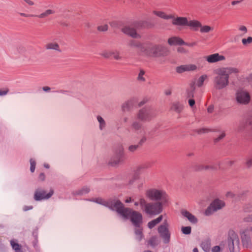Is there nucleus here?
Wrapping results in <instances>:
<instances>
[{"instance_id": "obj_56", "label": "nucleus", "mask_w": 252, "mask_h": 252, "mask_svg": "<svg viewBox=\"0 0 252 252\" xmlns=\"http://www.w3.org/2000/svg\"><path fill=\"white\" fill-rule=\"evenodd\" d=\"M32 206H24L23 208V210L24 211H27L28 210H32Z\"/></svg>"}, {"instance_id": "obj_10", "label": "nucleus", "mask_w": 252, "mask_h": 252, "mask_svg": "<svg viewBox=\"0 0 252 252\" xmlns=\"http://www.w3.org/2000/svg\"><path fill=\"white\" fill-rule=\"evenodd\" d=\"M230 241L229 243V249L231 251H237L239 246V239L237 234L233 231L229 233Z\"/></svg>"}, {"instance_id": "obj_18", "label": "nucleus", "mask_w": 252, "mask_h": 252, "mask_svg": "<svg viewBox=\"0 0 252 252\" xmlns=\"http://www.w3.org/2000/svg\"><path fill=\"white\" fill-rule=\"evenodd\" d=\"M45 47L46 50H52L58 52H62L59 44L55 41L48 42L45 45Z\"/></svg>"}, {"instance_id": "obj_7", "label": "nucleus", "mask_w": 252, "mask_h": 252, "mask_svg": "<svg viewBox=\"0 0 252 252\" xmlns=\"http://www.w3.org/2000/svg\"><path fill=\"white\" fill-rule=\"evenodd\" d=\"M225 205V203L223 200L216 199L211 203L209 206L205 210L204 214L207 216H210L214 212L223 208Z\"/></svg>"}, {"instance_id": "obj_26", "label": "nucleus", "mask_w": 252, "mask_h": 252, "mask_svg": "<svg viewBox=\"0 0 252 252\" xmlns=\"http://www.w3.org/2000/svg\"><path fill=\"white\" fill-rule=\"evenodd\" d=\"M96 119L99 124V129L100 130H104L106 126V123L105 120L101 116L99 115L97 116Z\"/></svg>"}, {"instance_id": "obj_2", "label": "nucleus", "mask_w": 252, "mask_h": 252, "mask_svg": "<svg viewBox=\"0 0 252 252\" xmlns=\"http://www.w3.org/2000/svg\"><path fill=\"white\" fill-rule=\"evenodd\" d=\"M116 211L123 219H130L135 226H139L142 222V215L141 213L132 209L125 208L123 203L117 201L115 204Z\"/></svg>"}, {"instance_id": "obj_35", "label": "nucleus", "mask_w": 252, "mask_h": 252, "mask_svg": "<svg viewBox=\"0 0 252 252\" xmlns=\"http://www.w3.org/2000/svg\"><path fill=\"white\" fill-rule=\"evenodd\" d=\"M159 243L158 239L157 236L152 237L149 241L148 243L152 246H155Z\"/></svg>"}, {"instance_id": "obj_34", "label": "nucleus", "mask_w": 252, "mask_h": 252, "mask_svg": "<svg viewBox=\"0 0 252 252\" xmlns=\"http://www.w3.org/2000/svg\"><path fill=\"white\" fill-rule=\"evenodd\" d=\"M195 90V87L194 86V83L191 84L190 90H188L187 92V97L189 98L194 97V93Z\"/></svg>"}, {"instance_id": "obj_21", "label": "nucleus", "mask_w": 252, "mask_h": 252, "mask_svg": "<svg viewBox=\"0 0 252 252\" xmlns=\"http://www.w3.org/2000/svg\"><path fill=\"white\" fill-rule=\"evenodd\" d=\"M182 214L183 216L188 219V220L192 223H196L198 221L197 219L192 214L187 211H183Z\"/></svg>"}, {"instance_id": "obj_63", "label": "nucleus", "mask_w": 252, "mask_h": 252, "mask_svg": "<svg viewBox=\"0 0 252 252\" xmlns=\"http://www.w3.org/2000/svg\"><path fill=\"white\" fill-rule=\"evenodd\" d=\"M241 1H233L232 2H231V4L233 5H234L236 4H238Z\"/></svg>"}, {"instance_id": "obj_57", "label": "nucleus", "mask_w": 252, "mask_h": 252, "mask_svg": "<svg viewBox=\"0 0 252 252\" xmlns=\"http://www.w3.org/2000/svg\"><path fill=\"white\" fill-rule=\"evenodd\" d=\"M189 103L190 107H193L195 104V101L193 99H189Z\"/></svg>"}, {"instance_id": "obj_44", "label": "nucleus", "mask_w": 252, "mask_h": 252, "mask_svg": "<svg viewBox=\"0 0 252 252\" xmlns=\"http://www.w3.org/2000/svg\"><path fill=\"white\" fill-rule=\"evenodd\" d=\"M30 170L32 172H33L35 170V165H36V162L35 160L33 159H30Z\"/></svg>"}, {"instance_id": "obj_48", "label": "nucleus", "mask_w": 252, "mask_h": 252, "mask_svg": "<svg viewBox=\"0 0 252 252\" xmlns=\"http://www.w3.org/2000/svg\"><path fill=\"white\" fill-rule=\"evenodd\" d=\"M225 136V133L224 131H222L221 132V133L220 134V135L216 137L215 139V141L216 142H219V141H220L221 139H222L223 138H224Z\"/></svg>"}, {"instance_id": "obj_41", "label": "nucleus", "mask_w": 252, "mask_h": 252, "mask_svg": "<svg viewBox=\"0 0 252 252\" xmlns=\"http://www.w3.org/2000/svg\"><path fill=\"white\" fill-rule=\"evenodd\" d=\"M97 29L100 32H106L108 29V26L107 24L101 25L98 26Z\"/></svg>"}, {"instance_id": "obj_64", "label": "nucleus", "mask_w": 252, "mask_h": 252, "mask_svg": "<svg viewBox=\"0 0 252 252\" xmlns=\"http://www.w3.org/2000/svg\"><path fill=\"white\" fill-rule=\"evenodd\" d=\"M198 204L201 206H203V200H200L198 201Z\"/></svg>"}, {"instance_id": "obj_17", "label": "nucleus", "mask_w": 252, "mask_h": 252, "mask_svg": "<svg viewBox=\"0 0 252 252\" xmlns=\"http://www.w3.org/2000/svg\"><path fill=\"white\" fill-rule=\"evenodd\" d=\"M172 19V24L174 25L180 26H185L188 25V20L186 17H173Z\"/></svg>"}, {"instance_id": "obj_31", "label": "nucleus", "mask_w": 252, "mask_h": 252, "mask_svg": "<svg viewBox=\"0 0 252 252\" xmlns=\"http://www.w3.org/2000/svg\"><path fill=\"white\" fill-rule=\"evenodd\" d=\"M131 104L132 102L131 100L125 101L121 107L122 111L124 112L128 111L131 106Z\"/></svg>"}, {"instance_id": "obj_50", "label": "nucleus", "mask_w": 252, "mask_h": 252, "mask_svg": "<svg viewBox=\"0 0 252 252\" xmlns=\"http://www.w3.org/2000/svg\"><path fill=\"white\" fill-rule=\"evenodd\" d=\"M137 148H138L137 145H130L128 147V150L129 151L133 152L135 151V150H136Z\"/></svg>"}, {"instance_id": "obj_28", "label": "nucleus", "mask_w": 252, "mask_h": 252, "mask_svg": "<svg viewBox=\"0 0 252 252\" xmlns=\"http://www.w3.org/2000/svg\"><path fill=\"white\" fill-rule=\"evenodd\" d=\"M214 30V28L208 25H202L201 24L200 32L202 33H209Z\"/></svg>"}, {"instance_id": "obj_55", "label": "nucleus", "mask_w": 252, "mask_h": 252, "mask_svg": "<svg viewBox=\"0 0 252 252\" xmlns=\"http://www.w3.org/2000/svg\"><path fill=\"white\" fill-rule=\"evenodd\" d=\"M28 5L32 6L34 5V2L32 0H23Z\"/></svg>"}, {"instance_id": "obj_16", "label": "nucleus", "mask_w": 252, "mask_h": 252, "mask_svg": "<svg viewBox=\"0 0 252 252\" xmlns=\"http://www.w3.org/2000/svg\"><path fill=\"white\" fill-rule=\"evenodd\" d=\"M168 43L171 46L187 45L181 38L177 36H174L169 38L168 39Z\"/></svg>"}, {"instance_id": "obj_61", "label": "nucleus", "mask_w": 252, "mask_h": 252, "mask_svg": "<svg viewBox=\"0 0 252 252\" xmlns=\"http://www.w3.org/2000/svg\"><path fill=\"white\" fill-rule=\"evenodd\" d=\"M243 230H248V234H249L250 232H252V225L250 226L249 228L247 229H243Z\"/></svg>"}, {"instance_id": "obj_9", "label": "nucleus", "mask_w": 252, "mask_h": 252, "mask_svg": "<svg viewBox=\"0 0 252 252\" xmlns=\"http://www.w3.org/2000/svg\"><path fill=\"white\" fill-rule=\"evenodd\" d=\"M169 224L166 221L160 225L158 229V233L163 240L164 244H168L170 241V232L168 229Z\"/></svg>"}, {"instance_id": "obj_60", "label": "nucleus", "mask_w": 252, "mask_h": 252, "mask_svg": "<svg viewBox=\"0 0 252 252\" xmlns=\"http://www.w3.org/2000/svg\"><path fill=\"white\" fill-rule=\"evenodd\" d=\"M131 201H132V199L130 197H127L125 200V202L126 203H129V202H131Z\"/></svg>"}, {"instance_id": "obj_14", "label": "nucleus", "mask_w": 252, "mask_h": 252, "mask_svg": "<svg viewBox=\"0 0 252 252\" xmlns=\"http://www.w3.org/2000/svg\"><path fill=\"white\" fill-rule=\"evenodd\" d=\"M248 230L242 229L240 232L243 245L246 248H249L252 245L251 237L248 234Z\"/></svg>"}, {"instance_id": "obj_4", "label": "nucleus", "mask_w": 252, "mask_h": 252, "mask_svg": "<svg viewBox=\"0 0 252 252\" xmlns=\"http://www.w3.org/2000/svg\"><path fill=\"white\" fill-rule=\"evenodd\" d=\"M141 209L149 215L155 216L160 214L163 210L162 202L148 203L143 198L139 199Z\"/></svg>"}, {"instance_id": "obj_15", "label": "nucleus", "mask_w": 252, "mask_h": 252, "mask_svg": "<svg viewBox=\"0 0 252 252\" xmlns=\"http://www.w3.org/2000/svg\"><path fill=\"white\" fill-rule=\"evenodd\" d=\"M152 111L150 110L142 109L139 111L137 117L142 121H149L152 116Z\"/></svg>"}, {"instance_id": "obj_12", "label": "nucleus", "mask_w": 252, "mask_h": 252, "mask_svg": "<svg viewBox=\"0 0 252 252\" xmlns=\"http://www.w3.org/2000/svg\"><path fill=\"white\" fill-rule=\"evenodd\" d=\"M121 31L132 38H139L140 35L137 33L136 29L130 26H125L121 29Z\"/></svg>"}, {"instance_id": "obj_62", "label": "nucleus", "mask_w": 252, "mask_h": 252, "mask_svg": "<svg viewBox=\"0 0 252 252\" xmlns=\"http://www.w3.org/2000/svg\"><path fill=\"white\" fill-rule=\"evenodd\" d=\"M122 121L124 123H126L128 121V118L126 117H124L122 118Z\"/></svg>"}, {"instance_id": "obj_32", "label": "nucleus", "mask_w": 252, "mask_h": 252, "mask_svg": "<svg viewBox=\"0 0 252 252\" xmlns=\"http://www.w3.org/2000/svg\"><path fill=\"white\" fill-rule=\"evenodd\" d=\"M122 162V159L119 157H116L111 158L109 162V164L113 166L118 165L119 163Z\"/></svg>"}, {"instance_id": "obj_11", "label": "nucleus", "mask_w": 252, "mask_h": 252, "mask_svg": "<svg viewBox=\"0 0 252 252\" xmlns=\"http://www.w3.org/2000/svg\"><path fill=\"white\" fill-rule=\"evenodd\" d=\"M204 59L209 63L223 62L226 60V58L224 56L218 53L206 56L204 57Z\"/></svg>"}, {"instance_id": "obj_53", "label": "nucleus", "mask_w": 252, "mask_h": 252, "mask_svg": "<svg viewBox=\"0 0 252 252\" xmlns=\"http://www.w3.org/2000/svg\"><path fill=\"white\" fill-rule=\"evenodd\" d=\"M209 131H210V130L207 128H202L199 130L198 133H200V134L208 132Z\"/></svg>"}, {"instance_id": "obj_39", "label": "nucleus", "mask_w": 252, "mask_h": 252, "mask_svg": "<svg viewBox=\"0 0 252 252\" xmlns=\"http://www.w3.org/2000/svg\"><path fill=\"white\" fill-rule=\"evenodd\" d=\"M111 53L112 56H113L115 60H120L122 58L120 56V53L118 51L115 50H111Z\"/></svg>"}, {"instance_id": "obj_3", "label": "nucleus", "mask_w": 252, "mask_h": 252, "mask_svg": "<svg viewBox=\"0 0 252 252\" xmlns=\"http://www.w3.org/2000/svg\"><path fill=\"white\" fill-rule=\"evenodd\" d=\"M140 52L146 57H158L167 56L169 51L161 45L147 42L140 47Z\"/></svg>"}, {"instance_id": "obj_19", "label": "nucleus", "mask_w": 252, "mask_h": 252, "mask_svg": "<svg viewBox=\"0 0 252 252\" xmlns=\"http://www.w3.org/2000/svg\"><path fill=\"white\" fill-rule=\"evenodd\" d=\"M201 23L197 20H188V26H189L191 30L195 31H198V29L201 27Z\"/></svg>"}, {"instance_id": "obj_24", "label": "nucleus", "mask_w": 252, "mask_h": 252, "mask_svg": "<svg viewBox=\"0 0 252 252\" xmlns=\"http://www.w3.org/2000/svg\"><path fill=\"white\" fill-rule=\"evenodd\" d=\"M90 191V188L88 186H84L82 188L75 190L73 194L75 195H83L88 193Z\"/></svg>"}, {"instance_id": "obj_40", "label": "nucleus", "mask_w": 252, "mask_h": 252, "mask_svg": "<svg viewBox=\"0 0 252 252\" xmlns=\"http://www.w3.org/2000/svg\"><path fill=\"white\" fill-rule=\"evenodd\" d=\"M224 249V245L220 244L219 246H216L212 248V252H221Z\"/></svg>"}, {"instance_id": "obj_33", "label": "nucleus", "mask_w": 252, "mask_h": 252, "mask_svg": "<svg viewBox=\"0 0 252 252\" xmlns=\"http://www.w3.org/2000/svg\"><path fill=\"white\" fill-rule=\"evenodd\" d=\"M100 55L105 59L112 57L111 50H104L101 52Z\"/></svg>"}, {"instance_id": "obj_6", "label": "nucleus", "mask_w": 252, "mask_h": 252, "mask_svg": "<svg viewBox=\"0 0 252 252\" xmlns=\"http://www.w3.org/2000/svg\"><path fill=\"white\" fill-rule=\"evenodd\" d=\"M235 97L237 103L241 105H247L251 101L249 92L242 88H240L236 91Z\"/></svg>"}, {"instance_id": "obj_54", "label": "nucleus", "mask_w": 252, "mask_h": 252, "mask_svg": "<svg viewBox=\"0 0 252 252\" xmlns=\"http://www.w3.org/2000/svg\"><path fill=\"white\" fill-rule=\"evenodd\" d=\"M226 196L229 198H233L234 197V194L231 191H228L226 193Z\"/></svg>"}, {"instance_id": "obj_42", "label": "nucleus", "mask_w": 252, "mask_h": 252, "mask_svg": "<svg viewBox=\"0 0 252 252\" xmlns=\"http://www.w3.org/2000/svg\"><path fill=\"white\" fill-rule=\"evenodd\" d=\"M188 71H191L196 70L197 66L194 64H187Z\"/></svg>"}, {"instance_id": "obj_30", "label": "nucleus", "mask_w": 252, "mask_h": 252, "mask_svg": "<svg viewBox=\"0 0 252 252\" xmlns=\"http://www.w3.org/2000/svg\"><path fill=\"white\" fill-rule=\"evenodd\" d=\"M135 239L137 241H140L143 237L142 229L139 227L137 228L135 230Z\"/></svg>"}, {"instance_id": "obj_29", "label": "nucleus", "mask_w": 252, "mask_h": 252, "mask_svg": "<svg viewBox=\"0 0 252 252\" xmlns=\"http://www.w3.org/2000/svg\"><path fill=\"white\" fill-rule=\"evenodd\" d=\"M55 11L53 9H47L44 11L43 12L39 14L38 17L39 18L42 19L45 18L49 15L54 14Z\"/></svg>"}, {"instance_id": "obj_43", "label": "nucleus", "mask_w": 252, "mask_h": 252, "mask_svg": "<svg viewBox=\"0 0 252 252\" xmlns=\"http://www.w3.org/2000/svg\"><path fill=\"white\" fill-rule=\"evenodd\" d=\"M182 232L185 234H189L191 233L190 226H183L182 227Z\"/></svg>"}, {"instance_id": "obj_45", "label": "nucleus", "mask_w": 252, "mask_h": 252, "mask_svg": "<svg viewBox=\"0 0 252 252\" xmlns=\"http://www.w3.org/2000/svg\"><path fill=\"white\" fill-rule=\"evenodd\" d=\"M129 45L131 47L139 48V49H140V47L142 46V45H141L140 43H139L134 40H131L129 43Z\"/></svg>"}, {"instance_id": "obj_47", "label": "nucleus", "mask_w": 252, "mask_h": 252, "mask_svg": "<svg viewBox=\"0 0 252 252\" xmlns=\"http://www.w3.org/2000/svg\"><path fill=\"white\" fill-rule=\"evenodd\" d=\"M132 127L135 130H138L141 127V125L138 122H134L132 125Z\"/></svg>"}, {"instance_id": "obj_20", "label": "nucleus", "mask_w": 252, "mask_h": 252, "mask_svg": "<svg viewBox=\"0 0 252 252\" xmlns=\"http://www.w3.org/2000/svg\"><path fill=\"white\" fill-rule=\"evenodd\" d=\"M154 14L165 20H169L173 18V16L171 14H167L165 12L160 10H154Z\"/></svg>"}, {"instance_id": "obj_51", "label": "nucleus", "mask_w": 252, "mask_h": 252, "mask_svg": "<svg viewBox=\"0 0 252 252\" xmlns=\"http://www.w3.org/2000/svg\"><path fill=\"white\" fill-rule=\"evenodd\" d=\"M246 164L248 167L252 166V157L247 159Z\"/></svg>"}, {"instance_id": "obj_38", "label": "nucleus", "mask_w": 252, "mask_h": 252, "mask_svg": "<svg viewBox=\"0 0 252 252\" xmlns=\"http://www.w3.org/2000/svg\"><path fill=\"white\" fill-rule=\"evenodd\" d=\"M11 245L12 248L16 251V252H19L20 250V245L15 240H11L10 241Z\"/></svg>"}, {"instance_id": "obj_46", "label": "nucleus", "mask_w": 252, "mask_h": 252, "mask_svg": "<svg viewBox=\"0 0 252 252\" xmlns=\"http://www.w3.org/2000/svg\"><path fill=\"white\" fill-rule=\"evenodd\" d=\"M242 42L244 45H247L252 43V37H249L247 39L243 38L242 40Z\"/></svg>"}, {"instance_id": "obj_13", "label": "nucleus", "mask_w": 252, "mask_h": 252, "mask_svg": "<svg viewBox=\"0 0 252 252\" xmlns=\"http://www.w3.org/2000/svg\"><path fill=\"white\" fill-rule=\"evenodd\" d=\"M117 201H120L118 200H105L101 198H95V202L104 206L107 207L113 210L116 211L115 204Z\"/></svg>"}, {"instance_id": "obj_58", "label": "nucleus", "mask_w": 252, "mask_h": 252, "mask_svg": "<svg viewBox=\"0 0 252 252\" xmlns=\"http://www.w3.org/2000/svg\"><path fill=\"white\" fill-rule=\"evenodd\" d=\"M7 90H0V95L3 96L7 94Z\"/></svg>"}, {"instance_id": "obj_37", "label": "nucleus", "mask_w": 252, "mask_h": 252, "mask_svg": "<svg viewBox=\"0 0 252 252\" xmlns=\"http://www.w3.org/2000/svg\"><path fill=\"white\" fill-rule=\"evenodd\" d=\"M238 31L240 33L241 36H244L247 32L248 30L246 26L244 25H240L238 27Z\"/></svg>"}, {"instance_id": "obj_1", "label": "nucleus", "mask_w": 252, "mask_h": 252, "mask_svg": "<svg viewBox=\"0 0 252 252\" xmlns=\"http://www.w3.org/2000/svg\"><path fill=\"white\" fill-rule=\"evenodd\" d=\"M239 69L234 67H220L215 70L216 76L214 79V85L217 90L225 88L229 83L230 75L237 74Z\"/></svg>"}, {"instance_id": "obj_22", "label": "nucleus", "mask_w": 252, "mask_h": 252, "mask_svg": "<svg viewBox=\"0 0 252 252\" xmlns=\"http://www.w3.org/2000/svg\"><path fill=\"white\" fill-rule=\"evenodd\" d=\"M184 106L179 102H174L171 105V110L177 113H180L183 110Z\"/></svg>"}, {"instance_id": "obj_23", "label": "nucleus", "mask_w": 252, "mask_h": 252, "mask_svg": "<svg viewBox=\"0 0 252 252\" xmlns=\"http://www.w3.org/2000/svg\"><path fill=\"white\" fill-rule=\"evenodd\" d=\"M208 79V76L203 74L200 76L196 81V85L198 87H201L203 86L204 83Z\"/></svg>"}, {"instance_id": "obj_5", "label": "nucleus", "mask_w": 252, "mask_h": 252, "mask_svg": "<svg viewBox=\"0 0 252 252\" xmlns=\"http://www.w3.org/2000/svg\"><path fill=\"white\" fill-rule=\"evenodd\" d=\"M146 195L150 199L158 201V202H162L163 205L168 201L167 195L161 189H151L146 191Z\"/></svg>"}, {"instance_id": "obj_36", "label": "nucleus", "mask_w": 252, "mask_h": 252, "mask_svg": "<svg viewBox=\"0 0 252 252\" xmlns=\"http://www.w3.org/2000/svg\"><path fill=\"white\" fill-rule=\"evenodd\" d=\"M176 71L178 73H182L184 72L188 71L187 64L182 65L177 67L176 68Z\"/></svg>"}, {"instance_id": "obj_27", "label": "nucleus", "mask_w": 252, "mask_h": 252, "mask_svg": "<svg viewBox=\"0 0 252 252\" xmlns=\"http://www.w3.org/2000/svg\"><path fill=\"white\" fill-rule=\"evenodd\" d=\"M145 71L143 69H140L137 74V80L141 83H143L146 81L145 78Z\"/></svg>"}, {"instance_id": "obj_59", "label": "nucleus", "mask_w": 252, "mask_h": 252, "mask_svg": "<svg viewBox=\"0 0 252 252\" xmlns=\"http://www.w3.org/2000/svg\"><path fill=\"white\" fill-rule=\"evenodd\" d=\"M171 93H172L171 91L170 90H169V89L166 90L165 91V92H164V94L166 95H170L171 94Z\"/></svg>"}, {"instance_id": "obj_52", "label": "nucleus", "mask_w": 252, "mask_h": 252, "mask_svg": "<svg viewBox=\"0 0 252 252\" xmlns=\"http://www.w3.org/2000/svg\"><path fill=\"white\" fill-rule=\"evenodd\" d=\"M177 51L179 53H183V54H185L187 53L186 50L185 48H184L183 47H178L177 48Z\"/></svg>"}, {"instance_id": "obj_8", "label": "nucleus", "mask_w": 252, "mask_h": 252, "mask_svg": "<svg viewBox=\"0 0 252 252\" xmlns=\"http://www.w3.org/2000/svg\"><path fill=\"white\" fill-rule=\"evenodd\" d=\"M54 193L53 189L47 191L42 189H37L34 191L33 198L36 201L47 200L51 197Z\"/></svg>"}, {"instance_id": "obj_25", "label": "nucleus", "mask_w": 252, "mask_h": 252, "mask_svg": "<svg viewBox=\"0 0 252 252\" xmlns=\"http://www.w3.org/2000/svg\"><path fill=\"white\" fill-rule=\"evenodd\" d=\"M163 216L160 215L158 218L156 219H154L150 221H149L148 223V226L150 229L153 228L155 227L157 224L159 223L162 220Z\"/></svg>"}, {"instance_id": "obj_49", "label": "nucleus", "mask_w": 252, "mask_h": 252, "mask_svg": "<svg viewBox=\"0 0 252 252\" xmlns=\"http://www.w3.org/2000/svg\"><path fill=\"white\" fill-rule=\"evenodd\" d=\"M244 220L245 222H252V214H250L244 218Z\"/></svg>"}]
</instances>
